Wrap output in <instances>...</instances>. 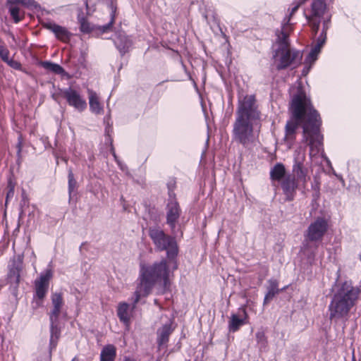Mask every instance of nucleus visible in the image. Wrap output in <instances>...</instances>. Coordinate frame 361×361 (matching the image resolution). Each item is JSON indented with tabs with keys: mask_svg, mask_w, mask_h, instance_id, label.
<instances>
[{
	"mask_svg": "<svg viewBox=\"0 0 361 361\" xmlns=\"http://www.w3.org/2000/svg\"><path fill=\"white\" fill-rule=\"evenodd\" d=\"M51 278V272L47 271L44 274L40 276L39 280L36 281V295L39 299L42 300L45 296L49 286V281Z\"/></svg>",
	"mask_w": 361,
	"mask_h": 361,
	"instance_id": "obj_12",
	"label": "nucleus"
},
{
	"mask_svg": "<svg viewBox=\"0 0 361 361\" xmlns=\"http://www.w3.org/2000/svg\"><path fill=\"white\" fill-rule=\"evenodd\" d=\"M81 30L83 32H88L90 30V25L87 23L83 22L81 23Z\"/></svg>",
	"mask_w": 361,
	"mask_h": 361,
	"instance_id": "obj_28",
	"label": "nucleus"
},
{
	"mask_svg": "<svg viewBox=\"0 0 361 361\" xmlns=\"http://www.w3.org/2000/svg\"><path fill=\"white\" fill-rule=\"evenodd\" d=\"M8 1H9L10 3H13V4H16V3H20H20H22V4L23 3V2L22 1H20V0H8Z\"/></svg>",
	"mask_w": 361,
	"mask_h": 361,
	"instance_id": "obj_31",
	"label": "nucleus"
},
{
	"mask_svg": "<svg viewBox=\"0 0 361 361\" xmlns=\"http://www.w3.org/2000/svg\"><path fill=\"white\" fill-rule=\"evenodd\" d=\"M243 315L241 317L237 314L231 316L228 327L231 331L235 332L243 324L247 323L248 315L245 308L242 309Z\"/></svg>",
	"mask_w": 361,
	"mask_h": 361,
	"instance_id": "obj_13",
	"label": "nucleus"
},
{
	"mask_svg": "<svg viewBox=\"0 0 361 361\" xmlns=\"http://www.w3.org/2000/svg\"><path fill=\"white\" fill-rule=\"evenodd\" d=\"M256 338L257 343L261 344L262 345H265V344L267 343V338L263 331H258L256 334Z\"/></svg>",
	"mask_w": 361,
	"mask_h": 361,
	"instance_id": "obj_23",
	"label": "nucleus"
},
{
	"mask_svg": "<svg viewBox=\"0 0 361 361\" xmlns=\"http://www.w3.org/2000/svg\"><path fill=\"white\" fill-rule=\"evenodd\" d=\"M326 40V35H324L321 39H318L317 44L314 47L312 51L317 55L319 54L321 48L323 46Z\"/></svg>",
	"mask_w": 361,
	"mask_h": 361,
	"instance_id": "obj_22",
	"label": "nucleus"
},
{
	"mask_svg": "<svg viewBox=\"0 0 361 361\" xmlns=\"http://www.w3.org/2000/svg\"><path fill=\"white\" fill-rule=\"evenodd\" d=\"M277 293V291H269L267 295H266L265 297V299H264V301L267 302L269 299H271L274 297V295H275V293Z\"/></svg>",
	"mask_w": 361,
	"mask_h": 361,
	"instance_id": "obj_29",
	"label": "nucleus"
},
{
	"mask_svg": "<svg viewBox=\"0 0 361 361\" xmlns=\"http://www.w3.org/2000/svg\"><path fill=\"white\" fill-rule=\"evenodd\" d=\"M52 302L54 306V309L52 312V316H55V317H57V316L59 314L60 309L62 305V298L60 294H54L52 296Z\"/></svg>",
	"mask_w": 361,
	"mask_h": 361,
	"instance_id": "obj_19",
	"label": "nucleus"
},
{
	"mask_svg": "<svg viewBox=\"0 0 361 361\" xmlns=\"http://www.w3.org/2000/svg\"><path fill=\"white\" fill-rule=\"evenodd\" d=\"M150 235L158 248L167 250L169 256L171 255L173 257L177 253L176 243L172 238L166 237L162 231L152 229Z\"/></svg>",
	"mask_w": 361,
	"mask_h": 361,
	"instance_id": "obj_5",
	"label": "nucleus"
},
{
	"mask_svg": "<svg viewBox=\"0 0 361 361\" xmlns=\"http://www.w3.org/2000/svg\"><path fill=\"white\" fill-rule=\"evenodd\" d=\"M327 21H328V19H327V20H324V25H326V22H327Z\"/></svg>",
	"mask_w": 361,
	"mask_h": 361,
	"instance_id": "obj_32",
	"label": "nucleus"
},
{
	"mask_svg": "<svg viewBox=\"0 0 361 361\" xmlns=\"http://www.w3.org/2000/svg\"><path fill=\"white\" fill-rule=\"evenodd\" d=\"M293 118L286 126L285 140L290 142L294 140L295 131L300 122H303L304 137L311 148H317L321 144L322 137L319 133V116L312 108L310 99L304 92L295 95L290 104Z\"/></svg>",
	"mask_w": 361,
	"mask_h": 361,
	"instance_id": "obj_1",
	"label": "nucleus"
},
{
	"mask_svg": "<svg viewBox=\"0 0 361 361\" xmlns=\"http://www.w3.org/2000/svg\"><path fill=\"white\" fill-rule=\"evenodd\" d=\"M326 6L323 0H315L312 4V15L310 19V23L315 33H317L320 18L323 16Z\"/></svg>",
	"mask_w": 361,
	"mask_h": 361,
	"instance_id": "obj_8",
	"label": "nucleus"
},
{
	"mask_svg": "<svg viewBox=\"0 0 361 361\" xmlns=\"http://www.w3.org/2000/svg\"><path fill=\"white\" fill-rule=\"evenodd\" d=\"M0 56L4 61L8 62V51L4 47H0Z\"/></svg>",
	"mask_w": 361,
	"mask_h": 361,
	"instance_id": "obj_25",
	"label": "nucleus"
},
{
	"mask_svg": "<svg viewBox=\"0 0 361 361\" xmlns=\"http://www.w3.org/2000/svg\"><path fill=\"white\" fill-rule=\"evenodd\" d=\"M317 56L312 51H311L306 59V62L307 63L312 64L317 60Z\"/></svg>",
	"mask_w": 361,
	"mask_h": 361,
	"instance_id": "obj_26",
	"label": "nucleus"
},
{
	"mask_svg": "<svg viewBox=\"0 0 361 361\" xmlns=\"http://www.w3.org/2000/svg\"><path fill=\"white\" fill-rule=\"evenodd\" d=\"M8 63L10 64V66H11L12 67H13L15 68H18L20 67V64L18 62L8 60Z\"/></svg>",
	"mask_w": 361,
	"mask_h": 361,
	"instance_id": "obj_30",
	"label": "nucleus"
},
{
	"mask_svg": "<svg viewBox=\"0 0 361 361\" xmlns=\"http://www.w3.org/2000/svg\"><path fill=\"white\" fill-rule=\"evenodd\" d=\"M87 93L90 110L96 114H101L103 108L97 93L91 90H88Z\"/></svg>",
	"mask_w": 361,
	"mask_h": 361,
	"instance_id": "obj_16",
	"label": "nucleus"
},
{
	"mask_svg": "<svg viewBox=\"0 0 361 361\" xmlns=\"http://www.w3.org/2000/svg\"><path fill=\"white\" fill-rule=\"evenodd\" d=\"M284 173L285 169L283 166L281 164H277L271 171V175L273 179L279 180L283 176Z\"/></svg>",
	"mask_w": 361,
	"mask_h": 361,
	"instance_id": "obj_20",
	"label": "nucleus"
},
{
	"mask_svg": "<svg viewBox=\"0 0 361 361\" xmlns=\"http://www.w3.org/2000/svg\"><path fill=\"white\" fill-rule=\"evenodd\" d=\"M359 290L350 282H344L334 293L329 306L330 319L341 318L346 315L355 305Z\"/></svg>",
	"mask_w": 361,
	"mask_h": 361,
	"instance_id": "obj_3",
	"label": "nucleus"
},
{
	"mask_svg": "<svg viewBox=\"0 0 361 361\" xmlns=\"http://www.w3.org/2000/svg\"><path fill=\"white\" fill-rule=\"evenodd\" d=\"M10 11L12 17L16 23L20 20L21 16L20 15L19 9L17 7L11 8Z\"/></svg>",
	"mask_w": 361,
	"mask_h": 361,
	"instance_id": "obj_24",
	"label": "nucleus"
},
{
	"mask_svg": "<svg viewBox=\"0 0 361 361\" xmlns=\"http://www.w3.org/2000/svg\"><path fill=\"white\" fill-rule=\"evenodd\" d=\"M140 281L135 290L134 302L148 295L152 287L157 284L164 288L169 285V271L165 261L151 265H143L140 270Z\"/></svg>",
	"mask_w": 361,
	"mask_h": 361,
	"instance_id": "obj_2",
	"label": "nucleus"
},
{
	"mask_svg": "<svg viewBox=\"0 0 361 361\" xmlns=\"http://www.w3.org/2000/svg\"><path fill=\"white\" fill-rule=\"evenodd\" d=\"M326 230L327 221L319 218L310 225L307 236L310 240H317L324 235Z\"/></svg>",
	"mask_w": 361,
	"mask_h": 361,
	"instance_id": "obj_7",
	"label": "nucleus"
},
{
	"mask_svg": "<svg viewBox=\"0 0 361 361\" xmlns=\"http://www.w3.org/2000/svg\"><path fill=\"white\" fill-rule=\"evenodd\" d=\"M274 64L279 69L284 68L290 65L296 57H300L299 53H291L286 38L277 42L274 45Z\"/></svg>",
	"mask_w": 361,
	"mask_h": 361,
	"instance_id": "obj_4",
	"label": "nucleus"
},
{
	"mask_svg": "<svg viewBox=\"0 0 361 361\" xmlns=\"http://www.w3.org/2000/svg\"><path fill=\"white\" fill-rule=\"evenodd\" d=\"M252 119L238 115V118L234 128V133L236 137L242 142H245L252 133V128L250 125Z\"/></svg>",
	"mask_w": 361,
	"mask_h": 361,
	"instance_id": "obj_6",
	"label": "nucleus"
},
{
	"mask_svg": "<svg viewBox=\"0 0 361 361\" xmlns=\"http://www.w3.org/2000/svg\"><path fill=\"white\" fill-rule=\"evenodd\" d=\"M42 66L46 69L58 74H61L63 72V68L58 64L51 63L49 62H44Z\"/></svg>",
	"mask_w": 361,
	"mask_h": 361,
	"instance_id": "obj_21",
	"label": "nucleus"
},
{
	"mask_svg": "<svg viewBox=\"0 0 361 361\" xmlns=\"http://www.w3.org/2000/svg\"><path fill=\"white\" fill-rule=\"evenodd\" d=\"M255 102L254 96H246L239 108L238 115L246 118H257L259 115L255 109Z\"/></svg>",
	"mask_w": 361,
	"mask_h": 361,
	"instance_id": "obj_9",
	"label": "nucleus"
},
{
	"mask_svg": "<svg viewBox=\"0 0 361 361\" xmlns=\"http://www.w3.org/2000/svg\"><path fill=\"white\" fill-rule=\"evenodd\" d=\"M12 190H13V189H11V190H10V192L8 193V195H7L8 197V196L10 195V194L12 192Z\"/></svg>",
	"mask_w": 361,
	"mask_h": 361,
	"instance_id": "obj_33",
	"label": "nucleus"
},
{
	"mask_svg": "<svg viewBox=\"0 0 361 361\" xmlns=\"http://www.w3.org/2000/svg\"><path fill=\"white\" fill-rule=\"evenodd\" d=\"M129 306L126 303H121L118 307V316L121 322L128 325L130 322V314L128 312Z\"/></svg>",
	"mask_w": 361,
	"mask_h": 361,
	"instance_id": "obj_18",
	"label": "nucleus"
},
{
	"mask_svg": "<svg viewBox=\"0 0 361 361\" xmlns=\"http://www.w3.org/2000/svg\"><path fill=\"white\" fill-rule=\"evenodd\" d=\"M72 361H78L76 358L73 359Z\"/></svg>",
	"mask_w": 361,
	"mask_h": 361,
	"instance_id": "obj_34",
	"label": "nucleus"
},
{
	"mask_svg": "<svg viewBox=\"0 0 361 361\" xmlns=\"http://www.w3.org/2000/svg\"><path fill=\"white\" fill-rule=\"evenodd\" d=\"M44 27L52 31L56 37L62 41H66L69 37V33L66 28L61 27L52 23H47L44 24Z\"/></svg>",
	"mask_w": 361,
	"mask_h": 361,
	"instance_id": "obj_15",
	"label": "nucleus"
},
{
	"mask_svg": "<svg viewBox=\"0 0 361 361\" xmlns=\"http://www.w3.org/2000/svg\"><path fill=\"white\" fill-rule=\"evenodd\" d=\"M64 97L68 103L78 111H83L87 104L84 99L74 90L70 89L65 92Z\"/></svg>",
	"mask_w": 361,
	"mask_h": 361,
	"instance_id": "obj_11",
	"label": "nucleus"
},
{
	"mask_svg": "<svg viewBox=\"0 0 361 361\" xmlns=\"http://www.w3.org/2000/svg\"><path fill=\"white\" fill-rule=\"evenodd\" d=\"M116 355V347L113 345H107L102 350L100 361H114Z\"/></svg>",
	"mask_w": 361,
	"mask_h": 361,
	"instance_id": "obj_17",
	"label": "nucleus"
},
{
	"mask_svg": "<svg viewBox=\"0 0 361 361\" xmlns=\"http://www.w3.org/2000/svg\"><path fill=\"white\" fill-rule=\"evenodd\" d=\"M161 319L162 326L157 330V343L159 348L167 343L169 337L173 330L172 327L173 321L171 319L161 317Z\"/></svg>",
	"mask_w": 361,
	"mask_h": 361,
	"instance_id": "obj_10",
	"label": "nucleus"
},
{
	"mask_svg": "<svg viewBox=\"0 0 361 361\" xmlns=\"http://www.w3.org/2000/svg\"><path fill=\"white\" fill-rule=\"evenodd\" d=\"M180 215V209L178 202L172 200L167 205V221L171 226H174Z\"/></svg>",
	"mask_w": 361,
	"mask_h": 361,
	"instance_id": "obj_14",
	"label": "nucleus"
},
{
	"mask_svg": "<svg viewBox=\"0 0 361 361\" xmlns=\"http://www.w3.org/2000/svg\"><path fill=\"white\" fill-rule=\"evenodd\" d=\"M68 183H69L70 190H73L75 187V182L73 175L72 173H70L68 174Z\"/></svg>",
	"mask_w": 361,
	"mask_h": 361,
	"instance_id": "obj_27",
	"label": "nucleus"
}]
</instances>
